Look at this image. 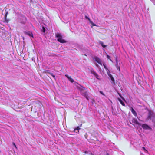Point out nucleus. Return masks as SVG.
Returning <instances> with one entry per match:
<instances>
[{"label": "nucleus", "instance_id": "obj_11", "mask_svg": "<svg viewBox=\"0 0 155 155\" xmlns=\"http://www.w3.org/2000/svg\"><path fill=\"white\" fill-rule=\"evenodd\" d=\"M82 95L84 96L87 100H88V94L86 92L84 93H82Z\"/></svg>", "mask_w": 155, "mask_h": 155}, {"label": "nucleus", "instance_id": "obj_4", "mask_svg": "<svg viewBox=\"0 0 155 155\" xmlns=\"http://www.w3.org/2000/svg\"><path fill=\"white\" fill-rule=\"evenodd\" d=\"M94 59L101 65H102L101 60L97 57H95Z\"/></svg>", "mask_w": 155, "mask_h": 155}, {"label": "nucleus", "instance_id": "obj_30", "mask_svg": "<svg viewBox=\"0 0 155 155\" xmlns=\"http://www.w3.org/2000/svg\"><path fill=\"white\" fill-rule=\"evenodd\" d=\"M118 94L123 99H124V98L121 96V95H120V94L119 93H118Z\"/></svg>", "mask_w": 155, "mask_h": 155}, {"label": "nucleus", "instance_id": "obj_23", "mask_svg": "<svg viewBox=\"0 0 155 155\" xmlns=\"http://www.w3.org/2000/svg\"><path fill=\"white\" fill-rule=\"evenodd\" d=\"M85 18L86 19H88V20H89V21H91V20H90V18L88 17L87 16H85Z\"/></svg>", "mask_w": 155, "mask_h": 155}, {"label": "nucleus", "instance_id": "obj_8", "mask_svg": "<svg viewBox=\"0 0 155 155\" xmlns=\"http://www.w3.org/2000/svg\"><path fill=\"white\" fill-rule=\"evenodd\" d=\"M132 122L133 124H139V123L138 122L137 120L135 118H133L132 120Z\"/></svg>", "mask_w": 155, "mask_h": 155}, {"label": "nucleus", "instance_id": "obj_10", "mask_svg": "<svg viewBox=\"0 0 155 155\" xmlns=\"http://www.w3.org/2000/svg\"><path fill=\"white\" fill-rule=\"evenodd\" d=\"M65 76L67 78L68 80L70 81L71 82H74V80L71 78L70 77H69L68 75H65Z\"/></svg>", "mask_w": 155, "mask_h": 155}, {"label": "nucleus", "instance_id": "obj_19", "mask_svg": "<svg viewBox=\"0 0 155 155\" xmlns=\"http://www.w3.org/2000/svg\"><path fill=\"white\" fill-rule=\"evenodd\" d=\"M107 58L108 59H109V60H110V61L112 62H113V61H112V60L110 58V57L109 55H107Z\"/></svg>", "mask_w": 155, "mask_h": 155}, {"label": "nucleus", "instance_id": "obj_17", "mask_svg": "<svg viewBox=\"0 0 155 155\" xmlns=\"http://www.w3.org/2000/svg\"><path fill=\"white\" fill-rule=\"evenodd\" d=\"M85 154H88V155H92V153H91V151H85Z\"/></svg>", "mask_w": 155, "mask_h": 155}, {"label": "nucleus", "instance_id": "obj_13", "mask_svg": "<svg viewBox=\"0 0 155 155\" xmlns=\"http://www.w3.org/2000/svg\"><path fill=\"white\" fill-rule=\"evenodd\" d=\"M78 88L81 91V92L82 93V91L85 89V88L84 87L81 86L80 87H78Z\"/></svg>", "mask_w": 155, "mask_h": 155}, {"label": "nucleus", "instance_id": "obj_32", "mask_svg": "<svg viewBox=\"0 0 155 155\" xmlns=\"http://www.w3.org/2000/svg\"><path fill=\"white\" fill-rule=\"evenodd\" d=\"M116 63H118L117 59V58H116Z\"/></svg>", "mask_w": 155, "mask_h": 155}, {"label": "nucleus", "instance_id": "obj_28", "mask_svg": "<svg viewBox=\"0 0 155 155\" xmlns=\"http://www.w3.org/2000/svg\"><path fill=\"white\" fill-rule=\"evenodd\" d=\"M13 146L15 147V148H17L16 147V145L14 143H13Z\"/></svg>", "mask_w": 155, "mask_h": 155}, {"label": "nucleus", "instance_id": "obj_29", "mask_svg": "<svg viewBox=\"0 0 155 155\" xmlns=\"http://www.w3.org/2000/svg\"><path fill=\"white\" fill-rule=\"evenodd\" d=\"M100 93L104 95V93H103V92L101 91H100Z\"/></svg>", "mask_w": 155, "mask_h": 155}, {"label": "nucleus", "instance_id": "obj_33", "mask_svg": "<svg viewBox=\"0 0 155 155\" xmlns=\"http://www.w3.org/2000/svg\"><path fill=\"white\" fill-rule=\"evenodd\" d=\"M143 149L144 150H146L145 148L144 147H143Z\"/></svg>", "mask_w": 155, "mask_h": 155}, {"label": "nucleus", "instance_id": "obj_6", "mask_svg": "<svg viewBox=\"0 0 155 155\" xmlns=\"http://www.w3.org/2000/svg\"><path fill=\"white\" fill-rule=\"evenodd\" d=\"M142 128L145 130H151V128L146 124H143L142 125Z\"/></svg>", "mask_w": 155, "mask_h": 155}, {"label": "nucleus", "instance_id": "obj_31", "mask_svg": "<svg viewBox=\"0 0 155 155\" xmlns=\"http://www.w3.org/2000/svg\"><path fill=\"white\" fill-rule=\"evenodd\" d=\"M104 48H105L106 47V45H103L102 46Z\"/></svg>", "mask_w": 155, "mask_h": 155}, {"label": "nucleus", "instance_id": "obj_35", "mask_svg": "<svg viewBox=\"0 0 155 155\" xmlns=\"http://www.w3.org/2000/svg\"><path fill=\"white\" fill-rule=\"evenodd\" d=\"M107 155H109V154H108V153H107Z\"/></svg>", "mask_w": 155, "mask_h": 155}, {"label": "nucleus", "instance_id": "obj_9", "mask_svg": "<svg viewBox=\"0 0 155 155\" xmlns=\"http://www.w3.org/2000/svg\"><path fill=\"white\" fill-rule=\"evenodd\" d=\"M120 63H119V64L118 63H116L115 64V66L117 69L119 71H120Z\"/></svg>", "mask_w": 155, "mask_h": 155}, {"label": "nucleus", "instance_id": "obj_18", "mask_svg": "<svg viewBox=\"0 0 155 155\" xmlns=\"http://www.w3.org/2000/svg\"><path fill=\"white\" fill-rule=\"evenodd\" d=\"M90 23H91L93 26H96V24H94L91 20L89 21Z\"/></svg>", "mask_w": 155, "mask_h": 155}, {"label": "nucleus", "instance_id": "obj_15", "mask_svg": "<svg viewBox=\"0 0 155 155\" xmlns=\"http://www.w3.org/2000/svg\"><path fill=\"white\" fill-rule=\"evenodd\" d=\"M110 78L111 79V82L112 84H115V81L114 78H113V77L112 76V77Z\"/></svg>", "mask_w": 155, "mask_h": 155}, {"label": "nucleus", "instance_id": "obj_34", "mask_svg": "<svg viewBox=\"0 0 155 155\" xmlns=\"http://www.w3.org/2000/svg\"><path fill=\"white\" fill-rule=\"evenodd\" d=\"M81 125H82V124H81V126H81Z\"/></svg>", "mask_w": 155, "mask_h": 155}, {"label": "nucleus", "instance_id": "obj_3", "mask_svg": "<svg viewBox=\"0 0 155 155\" xmlns=\"http://www.w3.org/2000/svg\"><path fill=\"white\" fill-rule=\"evenodd\" d=\"M26 18L24 15H22L21 16V18H20L18 21L21 23L25 24L26 22Z\"/></svg>", "mask_w": 155, "mask_h": 155}, {"label": "nucleus", "instance_id": "obj_1", "mask_svg": "<svg viewBox=\"0 0 155 155\" xmlns=\"http://www.w3.org/2000/svg\"><path fill=\"white\" fill-rule=\"evenodd\" d=\"M148 118L150 119L154 123V126L155 127V115L152 112H150L148 116Z\"/></svg>", "mask_w": 155, "mask_h": 155}, {"label": "nucleus", "instance_id": "obj_16", "mask_svg": "<svg viewBox=\"0 0 155 155\" xmlns=\"http://www.w3.org/2000/svg\"><path fill=\"white\" fill-rule=\"evenodd\" d=\"M80 129L79 127H78L76 128H75L74 130V132L76 133L79 132V130Z\"/></svg>", "mask_w": 155, "mask_h": 155}, {"label": "nucleus", "instance_id": "obj_12", "mask_svg": "<svg viewBox=\"0 0 155 155\" xmlns=\"http://www.w3.org/2000/svg\"><path fill=\"white\" fill-rule=\"evenodd\" d=\"M131 112L134 115V116H136L137 115V114L136 112L133 109V108H131Z\"/></svg>", "mask_w": 155, "mask_h": 155}, {"label": "nucleus", "instance_id": "obj_24", "mask_svg": "<svg viewBox=\"0 0 155 155\" xmlns=\"http://www.w3.org/2000/svg\"><path fill=\"white\" fill-rule=\"evenodd\" d=\"M99 43L101 45V46H102L104 45L103 42L101 41H100Z\"/></svg>", "mask_w": 155, "mask_h": 155}, {"label": "nucleus", "instance_id": "obj_27", "mask_svg": "<svg viewBox=\"0 0 155 155\" xmlns=\"http://www.w3.org/2000/svg\"><path fill=\"white\" fill-rule=\"evenodd\" d=\"M42 30L43 32H45V29L44 27H43Z\"/></svg>", "mask_w": 155, "mask_h": 155}, {"label": "nucleus", "instance_id": "obj_25", "mask_svg": "<svg viewBox=\"0 0 155 155\" xmlns=\"http://www.w3.org/2000/svg\"><path fill=\"white\" fill-rule=\"evenodd\" d=\"M50 74L53 77V78H54L55 77L54 75L52 73H51V74Z\"/></svg>", "mask_w": 155, "mask_h": 155}, {"label": "nucleus", "instance_id": "obj_5", "mask_svg": "<svg viewBox=\"0 0 155 155\" xmlns=\"http://www.w3.org/2000/svg\"><path fill=\"white\" fill-rule=\"evenodd\" d=\"M91 73L93 74L95 77V78L99 80L100 78H99V76L93 70H91Z\"/></svg>", "mask_w": 155, "mask_h": 155}, {"label": "nucleus", "instance_id": "obj_7", "mask_svg": "<svg viewBox=\"0 0 155 155\" xmlns=\"http://www.w3.org/2000/svg\"><path fill=\"white\" fill-rule=\"evenodd\" d=\"M24 33L25 35H28L30 36H31L32 37H33V34L31 32H30V31H24Z\"/></svg>", "mask_w": 155, "mask_h": 155}, {"label": "nucleus", "instance_id": "obj_14", "mask_svg": "<svg viewBox=\"0 0 155 155\" xmlns=\"http://www.w3.org/2000/svg\"><path fill=\"white\" fill-rule=\"evenodd\" d=\"M118 100L120 102V103L123 106H125V103H124V102L121 99H120V98H118Z\"/></svg>", "mask_w": 155, "mask_h": 155}, {"label": "nucleus", "instance_id": "obj_2", "mask_svg": "<svg viewBox=\"0 0 155 155\" xmlns=\"http://www.w3.org/2000/svg\"><path fill=\"white\" fill-rule=\"evenodd\" d=\"M56 37L57 38L58 41L61 43H65L66 42V41L62 38V36L61 34L57 33L55 35Z\"/></svg>", "mask_w": 155, "mask_h": 155}, {"label": "nucleus", "instance_id": "obj_21", "mask_svg": "<svg viewBox=\"0 0 155 155\" xmlns=\"http://www.w3.org/2000/svg\"><path fill=\"white\" fill-rule=\"evenodd\" d=\"M7 14H8V12L7 11L6 12L5 14V16H4L5 18V19H6V17H7Z\"/></svg>", "mask_w": 155, "mask_h": 155}, {"label": "nucleus", "instance_id": "obj_26", "mask_svg": "<svg viewBox=\"0 0 155 155\" xmlns=\"http://www.w3.org/2000/svg\"><path fill=\"white\" fill-rule=\"evenodd\" d=\"M108 75L110 78L112 76V75L110 74V73L108 74Z\"/></svg>", "mask_w": 155, "mask_h": 155}, {"label": "nucleus", "instance_id": "obj_22", "mask_svg": "<svg viewBox=\"0 0 155 155\" xmlns=\"http://www.w3.org/2000/svg\"><path fill=\"white\" fill-rule=\"evenodd\" d=\"M106 71L107 72V74L110 73V71H109V70L108 69H107V70H106Z\"/></svg>", "mask_w": 155, "mask_h": 155}, {"label": "nucleus", "instance_id": "obj_20", "mask_svg": "<svg viewBox=\"0 0 155 155\" xmlns=\"http://www.w3.org/2000/svg\"><path fill=\"white\" fill-rule=\"evenodd\" d=\"M103 66H104V68L106 69V70L108 69L107 68V67H106V64H103Z\"/></svg>", "mask_w": 155, "mask_h": 155}]
</instances>
